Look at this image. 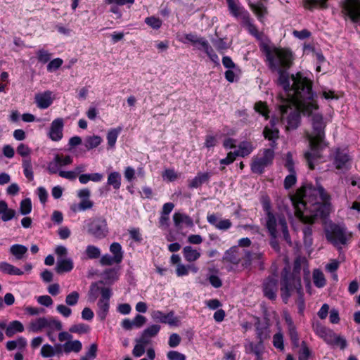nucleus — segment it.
I'll list each match as a JSON object with an SVG mask.
<instances>
[{"mask_svg":"<svg viewBox=\"0 0 360 360\" xmlns=\"http://www.w3.org/2000/svg\"><path fill=\"white\" fill-rule=\"evenodd\" d=\"M340 13L345 20L353 23L360 22V0H342L340 3Z\"/></svg>","mask_w":360,"mask_h":360,"instance_id":"nucleus-10","label":"nucleus"},{"mask_svg":"<svg viewBox=\"0 0 360 360\" xmlns=\"http://www.w3.org/2000/svg\"><path fill=\"white\" fill-rule=\"evenodd\" d=\"M100 263L102 266H110L116 264V259H114V256L105 254L101 257Z\"/></svg>","mask_w":360,"mask_h":360,"instance_id":"nucleus-63","label":"nucleus"},{"mask_svg":"<svg viewBox=\"0 0 360 360\" xmlns=\"http://www.w3.org/2000/svg\"><path fill=\"white\" fill-rule=\"evenodd\" d=\"M183 255L185 259L189 262H195L200 257V252L192 246H185L183 248Z\"/></svg>","mask_w":360,"mask_h":360,"instance_id":"nucleus-34","label":"nucleus"},{"mask_svg":"<svg viewBox=\"0 0 360 360\" xmlns=\"http://www.w3.org/2000/svg\"><path fill=\"white\" fill-rule=\"evenodd\" d=\"M314 283L317 288H323L326 285V278L323 272L315 269L313 272Z\"/></svg>","mask_w":360,"mask_h":360,"instance_id":"nucleus-50","label":"nucleus"},{"mask_svg":"<svg viewBox=\"0 0 360 360\" xmlns=\"http://www.w3.org/2000/svg\"><path fill=\"white\" fill-rule=\"evenodd\" d=\"M54 161L58 163L60 166H65L72 164V158L70 155L63 157L60 155H56L54 157Z\"/></svg>","mask_w":360,"mask_h":360,"instance_id":"nucleus-61","label":"nucleus"},{"mask_svg":"<svg viewBox=\"0 0 360 360\" xmlns=\"http://www.w3.org/2000/svg\"><path fill=\"white\" fill-rule=\"evenodd\" d=\"M329 200L330 195L318 183L316 186L311 184L302 186L291 197L295 215L304 224H313L317 218H325Z\"/></svg>","mask_w":360,"mask_h":360,"instance_id":"nucleus-2","label":"nucleus"},{"mask_svg":"<svg viewBox=\"0 0 360 360\" xmlns=\"http://www.w3.org/2000/svg\"><path fill=\"white\" fill-rule=\"evenodd\" d=\"M253 150L252 144L247 141L241 142L238 146V149L235 151L236 156L245 157L251 153Z\"/></svg>","mask_w":360,"mask_h":360,"instance_id":"nucleus-44","label":"nucleus"},{"mask_svg":"<svg viewBox=\"0 0 360 360\" xmlns=\"http://www.w3.org/2000/svg\"><path fill=\"white\" fill-rule=\"evenodd\" d=\"M226 3L230 14L234 18H240L243 21L250 15L248 11L240 6L238 0H228Z\"/></svg>","mask_w":360,"mask_h":360,"instance_id":"nucleus-19","label":"nucleus"},{"mask_svg":"<svg viewBox=\"0 0 360 360\" xmlns=\"http://www.w3.org/2000/svg\"><path fill=\"white\" fill-rule=\"evenodd\" d=\"M326 239L338 249L342 245H346L352 238V234L348 233L344 226L330 224L326 229Z\"/></svg>","mask_w":360,"mask_h":360,"instance_id":"nucleus-7","label":"nucleus"},{"mask_svg":"<svg viewBox=\"0 0 360 360\" xmlns=\"http://www.w3.org/2000/svg\"><path fill=\"white\" fill-rule=\"evenodd\" d=\"M51 91H46L41 94H38L35 96V102L38 108L41 109H46L49 108L53 100L51 98Z\"/></svg>","mask_w":360,"mask_h":360,"instance_id":"nucleus-25","label":"nucleus"},{"mask_svg":"<svg viewBox=\"0 0 360 360\" xmlns=\"http://www.w3.org/2000/svg\"><path fill=\"white\" fill-rule=\"evenodd\" d=\"M103 175L100 173L82 174L79 176V181L82 184H87L89 181L100 182L103 180Z\"/></svg>","mask_w":360,"mask_h":360,"instance_id":"nucleus-37","label":"nucleus"},{"mask_svg":"<svg viewBox=\"0 0 360 360\" xmlns=\"http://www.w3.org/2000/svg\"><path fill=\"white\" fill-rule=\"evenodd\" d=\"M278 122V118L272 117L269 122V124L266 125L263 131L264 136L271 141L270 146L272 148H276V141L278 139L279 130L276 127Z\"/></svg>","mask_w":360,"mask_h":360,"instance_id":"nucleus-15","label":"nucleus"},{"mask_svg":"<svg viewBox=\"0 0 360 360\" xmlns=\"http://www.w3.org/2000/svg\"><path fill=\"white\" fill-rule=\"evenodd\" d=\"M86 231L89 235L96 239H103L108 233L106 219L103 217H96L89 220L86 224Z\"/></svg>","mask_w":360,"mask_h":360,"instance_id":"nucleus-11","label":"nucleus"},{"mask_svg":"<svg viewBox=\"0 0 360 360\" xmlns=\"http://www.w3.org/2000/svg\"><path fill=\"white\" fill-rule=\"evenodd\" d=\"M211 175L209 172L198 173V174L189 182L190 188H198L202 184L209 181Z\"/></svg>","mask_w":360,"mask_h":360,"instance_id":"nucleus-30","label":"nucleus"},{"mask_svg":"<svg viewBox=\"0 0 360 360\" xmlns=\"http://www.w3.org/2000/svg\"><path fill=\"white\" fill-rule=\"evenodd\" d=\"M22 166L23 168V173L26 178L30 181H32L34 179V174L30 158H27L23 159Z\"/></svg>","mask_w":360,"mask_h":360,"instance_id":"nucleus-47","label":"nucleus"},{"mask_svg":"<svg viewBox=\"0 0 360 360\" xmlns=\"http://www.w3.org/2000/svg\"><path fill=\"white\" fill-rule=\"evenodd\" d=\"M147 321V319L141 314H137L136 316L131 319L132 330L134 328H141L143 327Z\"/></svg>","mask_w":360,"mask_h":360,"instance_id":"nucleus-55","label":"nucleus"},{"mask_svg":"<svg viewBox=\"0 0 360 360\" xmlns=\"http://www.w3.org/2000/svg\"><path fill=\"white\" fill-rule=\"evenodd\" d=\"M27 342L25 339H15L14 340L8 341L6 344V348L8 350H13L15 349L22 350L25 348Z\"/></svg>","mask_w":360,"mask_h":360,"instance_id":"nucleus-49","label":"nucleus"},{"mask_svg":"<svg viewBox=\"0 0 360 360\" xmlns=\"http://www.w3.org/2000/svg\"><path fill=\"white\" fill-rule=\"evenodd\" d=\"M63 60L59 58L51 60L47 65V71L51 72L57 70L63 65Z\"/></svg>","mask_w":360,"mask_h":360,"instance_id":"nucleus-62","label":"nucleus"},{"mask_svg":"<svg viewBox=\"0 0 360 360\" xmlns=\"http://www.w3.org/2000/svg\"><path fill=\"white\" fill-rule=\"evenodd\" d=\"M0 214H1V219L4 221L11 220L15 214L14 210L9 209L7 203L4 200H0Z\"/></svg>","mask_w":360,"mask_h":360,"instance_id":"nucleus-33","label":"nucleus"},{"mask_svg":"<svg viewBox=\"0 0 360 360\" xmlns=\"http://www.w3.org/2000/svg\"><path fill=\"white\" fill-rule=\"evenodd\" d=\"M328 0H302L304 8L312 11L313 9L320 6L322 8H326Z\"/></svg>","mask_w":360,"mask_h":360,"instance_id":"nucleus-40","label":"nucleus"},{"mask_svg":"<svg viewBox=\"0 0 360 360\" xmlns=\"http://www.w3.org/2000/svg\"><path fill=\"white\" fill-rule=\"evenodd\" d=\"M254 109L257 112H258L260 115H262V116H264L266 120L269 119V111L267 105L265 103L262 102V101H258V102L255 103Z\"/></svg>","mask_w":360,"mask_h":360,"instance_id":"nucleus-52","label":"nucleus"},{"mask_svg":"<svg viewBox=\"0 0 360 360\" xmlns=\"http://www.w3.org/2000/svg\"><path fill=\"white\" fill-rule=\"evenodd\" d=\"M63 328L60 321L56 319L53 316L39 317L32 320L27 329L33 333H40L44 330L47 332V335L51 337L56 331H60Z\"/></svg>","mask_w":360,"mask_h":360,"instance_id":"nucleus-6","label":"nucleus"},{"mask_svg":"<svg viewBox=\"0 0 360 360\" xmlns=\"http://www.w3.org/2000/svg\"><path fill=\"white\" fill-rule=\"evenodd\" d=\"M173 221L176 227H180L181 224H185L188 227H193L194 224L192 218L183 213L175 212L173 215Z\"/></svg>","mask_w":360,"mask_h":360,"instance_id":"nucleus-27","label":"nucleus"},{"mask_svg":"<svg viewBox=\"0 0 360 360\" xmlns=\"http://www.w3.org/2000/svg\"><path fill=\"white\" fill-rule=\"evenodd\" d=\"M0 329L6 330V335L8 337H11L17 333H22L24 331V326L22 323L19 321H13L8 325L6 321H0Z\"/></svg>","mask_w":360,"mask_h":360,"instance_id":"nucleus-22","label":"nucleus"},{"mask_svg":"<svg viewBox=\"0 0 360 360\" xmlns=\"http://www.w3.org/2000/svg\"><path fill=\"white\" fill-rule=\"evenodd\" d=\"M64 127V120L63 118H56L51 124L49 137L53 141H59L63 136V131Z\"/></svg>","mask_w":360,"mask_h":360,"instance_id":"nucleus-18","label":"nucleus"},{"mask_svg":"<svg viewBox=\"0 0 360 360\" xmlns=\"http://www.w3.org/2000/svg\"><path fill=\"white\" fill-rule=\"evenodd\" d=\"M91 328L85 323H77L70 326L69 331L78 335H86L89 333Z\"/></svg>","mask_w":360,"mask_h":360,"instance_id":"nucleus-42","label":"nucleus"},{"mask_svg":"<svg viewBox=\"0 0 360 360\" xmlns=\"http://www.w3.org/2000/svg\"><path fill=\"white\" fill-rule=\"evenodd\" d=\"M32 211V202L30 198H25L20 202V212L22 214L26 215Z\"/></svg>","mask_w":360,"mask_h":360,"instance_id":"nucleus-57","label":"nucleus"},{"mask_svg":"<svg viewBox=\"0 0 360 360\" xmlns=\"http://www.w3.org/2000/svg\"><path fill=\"white\" fill-rule=\"evenodd\" d=\"M285 167L289 172V174L287 175L284 179V187L288 189L295 185L297 181L296 171L294 167L292 155L290 152L286 154Z\"/></svg>","mask_w":360,"mask_h":360,"instance_id":"nucleus-14","label":"nucleus"},{"mask_svg":"<svg viewBox=\"0 0 360 360\" xmlns=\"http://www.w3.org/2000/svg\"><path fill=\"white\" fill-rule=\"evenodd\" d=\"M281 227L284 240L289 244L291 243L290 236L288 232L287 222L285 217L279 214L267 213L266 214V227L270 235L277 233V226Z\"/></svg>","mask_w":360,"mask_h":360,"instance_id":"nucleus-9","label":"nucleus"},{"mask_svg":"<svg viewBox=\"0 0 360 360\" xmlns=\"http://www.w3.org/2000/svg\"><path fill=\"white\" fill-rule=\"evenodd\" d=\"M185 39L193 44L200 45L202 49H209L207 46L208 41L203 37H198L192 33H189L185 34Z\"/></svg>","mask_w":360,"mask_h":360,"instance_id":"nucleus-46","label":"nucleus"},{"mask_svg":"<svg viewBox=\"0 0 360 360\" xmlns=\"http://www.w3.org/2000/svg\"><path fill=\"white\" fill-rule=\"evenodd\" d=\"M292 348L298 354V360H308L311 355V349L302 339H292Z\"/></svg>","mask_w":360,"mask_h":360,"instance_id":"nucleus-20","label":"nucleus"},{"mask_svg":"<svg viewBox=\"0 0 360 360\" xmlns=\"http://www.w3.org/2000/svg\"><path fill=\"white\" fill-rule=\"evenodd\" d=\"M73 262L70 258L58 259L55 268L56 271L60 274L69 272L73 269Z\"/></svg>","mask_w":360,"mask_h":360,"instance_id":"nucleus-29","label":"nucleus"},{"mask_svg":"<svg viewBox=\"0 0 360 360\" xmlns=\"http://www.w3.org/2000/svg\"><path fill=\"white\" fill-rule=\"evenodd\" d=\"M326 342L333 348L340 347L341 349H344L347 345L345 339H326Z\"/></svg>","mask_w":360,"mask_h":360,"instance_id":"nucleus-58","label":"nucleus"},{"mask_svg":"<svg viewBox=\"0 0 360 360\" xmlns=\"http://www.w3.org/2000/svg\"><path fill=\"white\" fill-rule=\"evenodd\" d=\"M10 253L18 260L22 259L27 252V248L23 245L15 244L11 246Z\"/></svg>","mask_w":360,"mask_h":360,"instance_id":"nucleus-36","label":"nucleus"},{"mask_svg":"<svg viewBox=\"0 0 360 360\" xmlns=\"http://www.w3.org/2000/svg\"><path fill=\"white\" fill-rule=\"evenodd\" d=\"M111 290H104L103 292V297H101L97 303L98 310L97 316L101 321H104L110 309V299L112 296Z\"/></svg>","mask_w":360,"mask_h":360,"instance_id":"nucleus-13","label":"nucleus"},{"mask_svg":"<svg viewBox=\"0 0 360 360\" xmlns=\"http://www.w3.org/2000/svg\"><path fill=\"white\" fill-rule=\"evenodd\" d=\"M261 50L266 56L269 68L278 74V84L282 86L286 94L285 100L295 98V101H297L300 98L309 100L316 96V94L312 91V82L304 77L301 72L291 75L292 84L290 85L289 75L286 70L291 67L293 56L289 49L262 44Z\"/></svg>","mask_w":360,"mask_h":360,"instance_id":"nucleus-1","label":"nucleus"},{"mask_svg":"<svg viewBox=\"0 0 360 360\" xmlns=\"http://www.w3.org/2000/svg\"><path fill=\"white\" fill-rule=\"evenodd\" d=\"M254 326L257 338L270 337L269 323L266 317H264L263 319L254 317Z\"/></svg>","mask_w":360,"mask_h":360,"instance_id":"nucleus-21","label":"nucleus"},{"mask_svg":"<svg viewBox=\"0 0 360 360\" xmlns=\"http://www.w3.org/2000/svg\"><path fill=\"white\" fill-rule=\"evenodd\" d=\"M63 352H79L82 349V343L79 340H68L64 344H61Z\"/></svg>","mask_w":360,"mask_h":360,"instance_id":"nucleus-31","label":"nucleus"},{"mask_svg":"<svg viewBox=\"0 0 360 360\" xmlns=\"http://www.w3.org/2000/svg\"><path fill=\"white\" fill-rule=\"evenodd\" d=\"M304 259L298 257L295 259L293 264V271L290 272L289 267H285L281 272V297L285 303H287L289 297L291 296L292 292L296 290L301 299L302 304H304L302 298L303 292L301 285V279L300 272L301 269V264Z\"/></svg>","mask_w":360,"mask_h":360,"instance_id":"nucleus-5","label":"nucleus"},{"mask_svg":"<svg viewBox=\"0 0 360 360\" xmlns=\"http://www.w3.org/2000/svg\"><path fill=\"white\" fill-rule=\"evenodd\" d=\"M246 352L248 353H253L256 356L262 355L264 352V347L262 340L257 342H251L245 347Z\"/></svg>","mask_w":360,"mask_h":360,"instance_id":"nucleus-39","label":"nucleus"},{"mask_svg":"<svg viewBox=\"0 0 360 360\" xmlns=\"http://www.w3.org/2000/svg\"><path fill=\"white\" fill-rule=\"evenodd\" d=\"M151 317L154 321L167 323L172 326H178L179 323V319L174 316V313L172 311L165 314L160 310H153L151 311Z\"/></svg>","mask_w":360,"mask_h":360,"instance_id":"nucleus-16","label":"nucleus"},{"mask_svg":"<svg viewBox=\"0 0 360 360\" xmlns=\"http://www.w3.org/2000/svg\"><path fill=\"white\" fill-rule=\"evenodd\" d=\"M277 285L278 281L276 278L273 276H269L266 278L262 284V291L264 297L271 300H275L277 297Z\"/></svg>","mask_w":360,"mask_h":360,"instance_id":"nucleus-17","label":"nucleus"},{"mask_svg":"<svg viewBox=\"0 0 360 360\" xmlns=\"http://www.w3.org/2000/svg\"><path fill=\"white\" fill-rule=\"evenodd\" d=\"M79 298V294L77 291H73L68 294L65 298V303L69 306H75L77 304Z\"/></svg>","mask_w":360,"mask_h":360,"instance_id":"nucleus-59","label":"nucleus"},{"mask_svg":"<svg viewBox=\"0 0 360 360\" xmlns=\"http://www.w3.org/2000/svg\"><path fill=\"white\" fill-rule=\"evenodd\" d=\"M242 25L247 28L248 32L257 39H262V33L259 32L255 25L252 23L250 15L242 21Z\"/></svg>","mask_w":360,"mask_h":360,"instance_id":"nucleus-35","label":"nucleus"},{"mask_svg":"<svg viewBox=\"0 0 360 360\" xmlns=\"http://www.w3.org/2000/svg\"><path fill=\"white\" fill-rule=\"evenodd\" d=\"M110 251L116 259V264H120L123 259V251L119 243L114 242L110 246Z\"/></svg>","mask_w":360,"mask_h":360,"instance_id":"nucleus-41","label":"nucleus"},{"mask_svg":"<svg viewBox=\"0 0 360 360\" xmlns=\"http://www.w3.org/2000/svg\"><path fill=\"white\" fill-rule=\"evenodd\" d=\"M0 271L8 275L21 276L24 274L21 269L6 262H0Z\"/></svg>","mask_w":360,"mask_h":360,"instance_id":"nucleus-32","label":"nucleus"},{"mask_svg":"<svg viewBox=\"0 0 360 360\" xmlns=\"http://www.w3.org/2000/svg\"><path fill=\"white\" fill-rule=\"evenodd\" d=\"M85 253L89 259H97L101 255V250L98 247L89 245L86 247Z\"/></svg>","mask_w":360,"mask_h":360,"instance_id":"nucleus-53","label":"nucleus"},{"mask_svg":"<svg viewBox=\"0 0 360 360\" xmlns=\"http://www.w3.org/2000/svg\"><path fill=\"white\" fill-rule=\"evenodd\" d=\"M304 100L300 98L295 99L284 100L283 103L280 105L281 120L283 121L286 117V129H295L300 122V112L310 115L313 110L318 108V105L314 99Z\"/></svg>","mask_w":360,"mask_h":360,"instance_id":"nucleus-4","label":"nucleus"},{"mask_svg":"<svg viewBox=\"0 0 360 360\" xmlns=\"http://www.w3.org/2000/svg\"><path fill=\"white\" fill-rule=\"evenodd\" d=\"M311 115V131L307 134L310 150L304 153V159L310 169H314L316 162L321 158V151L327 147L324 140L327 123L319 113Z\"/></svg>","mask_w":360,"mask_h":360,"instance_id":"nucleus-3","label":"nucleus"},{"mask_svg":"<svg viewBox=\"0 0 360 360\" xmlns=\"http://www.w3.org/2000/svg\"><path fill=\"white\" fill-rule=\"evenodd\" d=\"M283 316L285 321V323L287 325L288 335L290 338H297V333L296 330V328L293 324L291 316L287 312L283 313Z\"/></svg>","mask_w":360,"mask_h":360,"instance_id":"nucleus-48","label":"nucleus"},{"mask_svg":"<svg viewBox=\"0 0 360 360\" xmlns=\"http://www.w3.org/2000/svg\"><path fill=\"white\" fill-rule=\"evenodd\" d=\"M103 282L100 281L98 283H93L90 285L89 291V300L91 302H94L98 297L99 294L101 295V297H103V292L104 290H110L109 288H105L103 286H100V284H102Z\"/></svg>","mask_w":360,"mask_h":360,"instance_id":"nucleus-28","label":"nucleus"},{"mask_svg":"<svg viewBox=\"0 0 360 360\" xmlns=\"http://www.w3.org/2000/svg\"><path fill=\"white\" fill-rule=\"evenodd\" d=\"M145 23L154 30H158L161 27L162 22L159 18L150 16L145 19Z\"/></svg>","mask_w":360,"mask_h":360,"instance_id":"nucleus-56","label":"nucleus"},{"mask_svg":"<svg viewBox=\"0 0 360 360\" xmlns=\"http://www.w3.org/2000/svg\"><path fill=\"white\" fill-rule=\"evenodd\" d=\"M245 258L246 259L245 265L250 264L251 254L243 249H240L238 246H233L224 252L223 261L238 264Z\"/></svg>","mask_w":360,"mask_h":360,"instance_id":"nucleus-12","label":"nucleus"},{"mask_svg":"<svg viewBox=\"0 0 360 360\" xmlns=\"http://www.w3.org/2000/svg\"><path fill=\"white\" fill-rule=\"evenodd\" d=\"M349 155L344 150L337 148L334 157V165L338 169H349Z\"/></svg>","mask_w":360,"mask_h":360,"instance_id":"nucleus-23","label":"nucleus"},{"mask_svg":"<svg viewBox=\"0 0 360 360\" xmlns=\"http://www.w3.org/2000/svg\"><path fill=\"white\" fill-rule=\"evenodd\" d=\"M207 220L210 224L221 231H226L232 226L231 220L228 219L219 220L218 217L215 214H208Z\"/></svg>","mask_w":360,"mask_h":360,"instance_id":"nucleus-24","label":"nucleus"},{"mask_svg":"<svg viewBox=\"0 0 360 360\" xmlns=\"http://www.w3.org/2000/svg\"><path fill=\"white\" fill-rule=\"evenodd\" d=\"M63 353L61 344H56L54 346L44 345L41 349V354L43 357L48 358Z\"/></svg>","mask_w":360,"mask_h":360,"instance_id":"nucleus-26","label":"nucleus"},{"mask_svg":"<svg viewBox=\"0 0 360 360\" xmlns=\"http://www.w3.org/2000/svg\"><path fill=\"white\" fill-rule=\"evenodd\" d=\"M275 148H264L252 158L251 171L254 174H262L265 168L271 166L275 157Z\"/></svg>","mask_w":360,"mask_h":360,"instance_id":"nucleus-8","label":"nucleus"},{"mask_svg":"<svg viewBox=\"0 0 360 360\" xmlns=\"http://www.w3.org/2000/svg\"><path fill=\"white\" fill-rule=\"evenodd\" d=\"M122 130V127H117V128L111 129L107 134L108 145L110 148H113L116 143L117 139Z\"/></svg>","mask_w":360,"mask_h":360,"instance_id":"nucleus-45","label":"nucleus"},{"mask_svg":"<svg viewBox=\"0 0 360 360\" xmlns=\"http://www.w3.org/2000/svg\"><path fill=\"white\" fill-rule=\"evenodd\" d=\"M160 330V326L153 324L147 327L142 333L141 338H152L158 335Z\"/></svg>","mask_w":360,"mask_h":360,"instance_id":"nucleus-51","label":"nucleus"},{"mask_svg":"<svg viewBox=\"0 0 360 360\" xmlns=\"http://www.w3.org/2000/svg\"><path fill=\"white\" fill-rule=\"evenodd\" d=\"M148 344V339H138L133 349L134 356L139 357L143 355L145 352V349Z\"/></svg>","mask_w":360,"mask_h":360,"instance_id":"nucleus-43","label":"nucleus"},{"mask_svg":"<svg viewBox=\"0 0 360 360\" xmlns=\"http://www.w3.org/2000/svg\"><path fill=\"white\" fill-rule=\"evenodd\" d=\"M102 141V139L98 136H89L86 139L85 147L88 149H92L98 146Z\"/></svg>","mask_w":360,"mask_h":360,"instance_id":"nucleus-54","label":"nucleus"},{"mask_svg":"<svg viewBox=\"0 0 360 360\" xmlns=\"http://www.w3.org/2000/svg\"><path fill=\"white\" fill-rule=\"evenodd\" d=\"M37 57L39 62L46 63L51 59V53L44 49H39L37 52Z\"/></svg>","mask_w":360,"mask_h":360,"instance_id":"nucleus-60","label":"nucleus"},{"mask_svg":"<svg viewBox=\"0 0 360 360\" xmlns=\"http://www.w3.org/2000/svg\"><path fill=\"white\" fill-rule=\"evenodd\" d=\"M122 176L118 172H110L108 176L107 184L118 190L121 186Z\"/></svg>","mask_w":360,"mask_h":360,"instance_id":"nucleus-38","label":"nucleus"},{"mask_svg":"<svg viewBox=\"0 0 360 360\" xmlns=\"http://www.w3.org/2000/svg\"><path fill=\"white\" fill-rule=\"evenodd\" d=\"M167 358L169 360H185L186 356L184 354L179 353L176 351H170L167 353Z\"/></svg>","mask_w":360,"mask_h":360,"instance_id":"nucleus-64","label":"nucleus"}]
</instances>
